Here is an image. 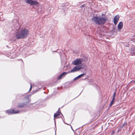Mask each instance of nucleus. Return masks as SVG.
Instances as JSON below:
<instances>
[{
  "mask_svg": "<svg viewBox=\"0 0 135 135\" xmlns=\"http://www.w3.org/2000/svg\"><path fill=\"white\" fill-rule=\"evenodd\" d=\"M29 31L27 29L21 28L20 30L16 32L15 36L17 39L26 38L28 35Z\"/></svg>",
  "mask_w": 135,
  "mask_h": 135,
  "instance_id": "f257e3e1",
  "label": "nucleus"
},
{
  "mask_svg": "<svg viewBox=\"0 0 135 135\" xmlns=\"http://www.w3.org/2000/svg\"><path fill=\"white\" fill-rule=\"evenodd\" d=\"M107 20L106 17H101L98 16H94L91 18V20L96 24L100 25L104 24Z\"/></svg>",
  "mask_w": 135,
  "mask_h": 135,
  "instance_id": "f03ea898",
  "label": "nucleus"
},
{
  "mask_svg": "<svg viewBox=\"0 0 135 135\" xmlns=\"http://www.w3.org/2000/svg\"><path fill=\"white\" fill-rule=\"evenodd\" d=\"M20 111V110H15L14 108L6 110V113L9 115L16 114L19 113Z\"/></svg>",
  "mask_w": 135,
  "mask_h": 135,
  "instance_id": "7ed1b4c3",
  "label": "nucleus"
},
{
  "mask_svg": "<svg viewBox=\"0 0 135 135\" xmlns=\"http://www.w3.org/2000/svg\"><path fill=\"white\" fill-rule=\"evenodd\" d=\"M26 2L31 5H36L38 4V2L36 0H27Z\"/></svg>",
  "mask_w": 135,
  "mask_h": 135,
  "instance_id": "20e7f679",
  "label": "nucleus"
},
{
  "mask_svg": "<svg viewBox=\"0 0 135 135\" xmlns=\"http://www.w3.org/2000/svg\"><path fill=\"white\" fill-rule=\"evenodd\" d=\"M82 67L81 66H75L73 68L71 69L70 71H69V73H74L79 70Z\"/></svg>",
  "mask_w": 135,
  "mask_h": 135,
  "instance_id": "39448f33",
  "label": "nucleus"
},
{
  "mask_svg": "<svg viewBox=\"0 0 135 135\" xmlns=\"http://www.w3.org/2000/svg\"><path fill=\"white\" fill-rule=\"evenodd\" d=\"M81 61L80 59H77L75 60L73 62L72 64L74 65H77L81 64Z\"/></svg>",
  "mask_w": 135,
  "mask_h": 135,
  "instance_id": "423d86ee",
  "label": "nucleus"
},
{
  "mask_svg": "<svg viewBox=\"0 0 135 135\" xmlns=\"http://www.w3.org/2000/svg\"><path fill=\"white\" fill-rule=\"evenodd\" d=\"M69 73V72H64L61 74L57 77V79L60 80L61 79L62 77H65L66 75L68 73Z\"/></svg>",
  "mask_w": 135,
  "mask_h": 135,
  "instance_id": "0eeeda50",
  "label": "nucleus"
},
{
  "mask_svg": "<svg viewBox=\"0 0 135 135\" xmlns=\"http://www.w3.org/2000/svg\"><path fill=\"white\" fill-rule=\"evenodd\" d=\"M27 103L25 102L18 103L17 104V107L19 108H22L27 105Z\"/></svg>",
  "mask_w": 135,
  "mask_h": 135,
  "instance_id": "6e6552de",
  "label": "nucleus"
},
{
  "mask_svg": "<svg viewBox=\"0 0 135 135\" xmlns=\"http://www.w3.org/2000/svg\"><path fill=\"white\" fill-rule=\"evenodd\" d=\"M119 18V17L118 15H117L115 16L114 19V22L115 25L117 24Z\"/></svg>",
  "mask_w": 135,
  "mask_h": 135,
  "instance_id": "1a4fd4ad",
  "label": "nucleus"
},
{
  "mask_svg": "<svg viewBox=\"0 0 135 135\" xmlns=\"http://www.w3.org/2000/svg\"><path fill=\"white\" fill-rule=\"evenodd\" d=\"M85 75V74L84 73H83L82 74L79 75H78V76H77L76 77H75L73 79V80L74 81H75L76 80L80 78L81 77H82L83 76V75Z\"/></svg>",
  "mask_w": 135,
  "mask_h": 135,
  "instance_id": "9d476101",
  "label": "nucleus"
},
{
  "mask_svg": "<svg viewBox=\"0 0 135 135\" xmlns=\"http://www.w3.org/2000/svg\"><path fill=\"white\" fill-rule=\"evenodd\" d=\"M123 26V23L122 22H120L118 25V29L120 30L122 29Z\"/></svg>",
  "mask_w": 135,
  "mask_h": 135,
  "instance_id": "9b49d317",
  "label": "nucleus"
},
{
  "mask_svg": "<svg viewBox=\"0 0 135 135\" xmlns=\"http://www.w3.org/2000/svg\"><path fill=\"white\" fill-rule=\"evenodd\" d=\"M60 113L61 114V112L58 111L56 113H55L54 115V118L59 117L60 115Z\"/></svg>",
  "mask_w": 135,
  "mask_h": 135,
  "instance_id": "f8f14e48",
  "label": "nucleus"
},
{
  "mask_svg": "<svg viewBox=\"0 0 135 135\" xmlns=\"http://www.w3.org/2000/svg\"><path fill=\"white\" fill-rule=\"evenodd\" d=\"M114 99H112V100L111 102L110 103V107L114 103Z\"/></svg>",
  "mask_w": 135,
  "mask_h": 135,
  "instance_id": "ddd939ff",
  "label": "nucleus"
},
{
  "mask_svg": "<svg viewBox=\"0 0 135 135\" xmlns=\"http://www.w3.org/2000/svg\"><path fill=\"white\" fill-rule=\"evenodd\" d=\"M116 95V92H115L113 94V98L112 99H115V96Z\"/></svg>",
  "mask_w": 135,
  "mask_h": 135,
  "instance_id": "4468645a",
  "label": "nucleus"
},
{
  "mask_svg": "<svg viewBox=\"0 0 135 135\" xmlns=\"http://www.w3.org/2000/svg\"><path fill=\"white\" fill-rule=\"evenodd\" d=\"M85 4H83L81 5V6H80V7L81 8L84 7L85 6Z\"/></svg>",
  "mask_w": 135,
  "mask_h": 135,
  "instance_id": "2eb2a0df",
  "label": "nucleus"
},
{
  "mask_svg": "<svg viewBox=\"0 0 135 135\" xmlns=\"http://www.w3.org/2000/svg\"><path fill=\"white\" fill-rule=\"evenodd\" d=\"M32 88V85L31 84H30V89L29 91H30L31 90V89Z\"/></svg>",
  "mask_w": 135,
  "mask_h": 135,
  "instance_id": "dca6fc26",
  "label": "nucleus"
},
{
  "mask_svg": "<svg viewBox=\"0 0 135 135\" xmlns=\"http://www.w3.org/2000/svg\"><path fill=\"white\" fill-rule=\"evenodd\" d=\"M24 96V95H22V94H20L19 95H18L17 96V97H18V96Z\"/></svg>",
  "mask_w": 135,
  "mask_h": 135,
  "instance_id": "f3484780",
  "label": "nucleus"
},
{
  "mask_svg": "<svg viewBox=\"0 0 135 135\" xmlns=\"http://www.w3.org/2000/svg\"><path fill=\"white\" fill-rule=\"evenodd\" d=\"M54 122L55 123V126H56V122H55V119H54Z\"/></svg>",
  "mask_w": 135,
  "mask_h": 135,
  "instance_id": "a211bd4d",
  "label": "nucleus"
},
{
  "mask_svg": "<svg viewBox=\"0 0 135 135\" xmlns=\"http://www.w3.org/2000/svg\"><path fill=\"white\" fill-rule=\"evenodd\" d=\"M102 16H103L105 15L104 14H102Z\"/></svg>",
  "mask_w": 135,
  "mask_h": 135,
  "instance_id": "6ab92c4d",
  "label": "nucleus"
},
{
  "mask_svg": "<svg viewBox=\"0 0 135 135\" xmlns=\"http://www.w3.org/2000/svg\"><path fill=\"white\" fill-rule=\"evenodd\" d=\"M71 128L72 129L73 131H74V130H73V128H72V127H71Z\"/></svg>",
  "mask_w": 135,
  "mask_h": 135,
  "instance_id": "aec40b11",
  "label": "nucleus"
},
{
  "mask_svg": "<svg viewBox=\"0 0 135 135\" xmlns=\"http://www.w3.org/2000/svg\"><path fill=\"white\" fill-rule=\"evenodd\" d=\"M71 128L72 129L73 131H74V130H73V128H72V127H71Z\"/></svg>",
  "mask_w": 135,
  "mask_h": 135,
  "instance_id": "412c9836",
  "label": "nucleus"
},
{
  "mask_svg": "<svg viewBox=\"0 0 135 135\" xmlns=\"http://www.w3.org/2000/svg\"><path fill=\"white\" fill-rule=\"evenodd\" d=\"M53 52H56V51H53Z\"/></svg>",
  "mask_w": 135,
  "mask_h": 135,
  "instance_id": "4be33fe9",
  "label": "nucleus"
},
{
  "mask_svg": "<svg viewBox=\"0 0 135 135\" xmlns=\"http://www.w3.org/2000/svg\"><path fill=\"white\" fill-rule=\"evenodd\" d=\"M55 135H56V131H55Z\"/></svg>",
  "mask_w": 135,
  "mask_h": 135,
  "instance_id": "5701e85b",
  "label": "nucleus"
},
{
  "mask_svg": "<svg viewBox=\"0 0 135 135\" xmlns=\"http://www.w3.org/2000/svg\"><path fill=\"white\" fill-rule=\"evenodd\" d=\"M2 54V53H1V52H0V54Z\"/></svg>",
  "mask_w": 135,
  "mask_h": 135,
  "instance_id": "b1692460",
  "label": "nucleus"
},
{
  "mask_svg": "<svg viewBox=\"0 0 135 135\" xmlns=\"http://www.w3.org/2000/svg\"><path fill=\"white\" fill-rule=\"evenodd\" d=\"M134 82H135V80L134 81Z\"/></svg>",
  "mask_w": 135,
  "mask_h": 135,
  "instance_id": "393cba45",
  "label": "nucleus"
}]
</instances>
